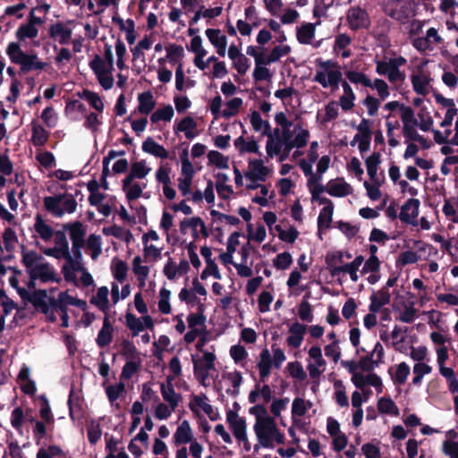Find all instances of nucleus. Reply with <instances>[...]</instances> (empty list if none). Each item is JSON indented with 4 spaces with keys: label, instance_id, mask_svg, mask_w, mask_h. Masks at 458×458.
Masks as SVG:
<instances>
[{
    "label": "nucleus",
    "instance_id": "58",
    "mask_svg": "<svg viewBox=\"0 0 458 458\" xmlns=\"http://www.w3.org/2000/svg\"><path fill=\"white\" fill-rule=\"evenodd\" d=\"M275 122L280 127L278 128L280 134H283L284 137L294 138V126L296 124H293L284 112L276 114Z\"/></svg>",
    "mask_w": 458,
    "mask_h": 458
},
{
    "label": "nucleus",
    "instance_id": "19",
    "mask_svg": "<svg viewBox=\"0 0 458 458\" xmlns=\"http://www.w3.org/2000/svg\"><path fill=\"white\" fill-rule=\"evenodd\" d=\"M64 229L65 232L68 233L69 237L72 241L73 254L76 257L81 258V249L84 246L85 242V225L81 222L76 221L64 225Z\"/></svg>",
    "mask_w": 458,
    "mask_h": 458
},
{
    "label": "nucleus",
    "instance_id": "15",
    "mask_svg": "<svg viewBox=\"0 0 458 458\" xmlns=\"http://www.w3.org/2000/svg\"><path fill=\"white\" fill-rule=\"evenodd\" d=\"M370 256L366 260L364 259V265L360 270L361 275H369L366 278V281L369 284H377L381 276H380V267L381 262L377 256V247L376 245H370L369 248Z\"/></svg>",
    "mask_w": 458,
    "mask_h": 458
},
{
    "label": "nucleus",
    "instance_id": "52",
    "mask_svg": "<svg viewBox=\"0 0 458 458\" xmlns=\"http://www.w3.org/2000/svg\"><path fill=\"white\" fill-rule=\"evenodd\" d=\"M216 182L215 187L217 194L224 199H229L233 194V190L231 185L228 184L229 176L224 173H217L215 175Z\"/></svg>",
    "mask_w": 458,
    "mask_h": 458
},
{
    "label": "nucleus",
    "instance_id": "41",
    "mask_svg": "<svg viewBox=\"0 0 458 458\" xmlns=\"http://www.w3.org/2000/svg\"><path fill=\"white\" fill-rule=\"evenodd\" d=\"M197 122L191 116H185L174 126L175 134L182 132L187 140H193L199 135Z\"/></svg>",
    "mask_w": 458,
    "mask_h": 458
},
{
    "label": "nucleus",
    "instance_id": "34",
    "mask_svg": "<svg viewBox=\"0 0 458 458\" xmlns=\"http://www.w3.org/2000/svg\"><path fill=\"white\" fill-rule=\"evenodd\" d=\"M188 50L194 54L193 64L198 69L204 71L208 67L207 60H204L208 52L203 47V41L200 36H194L191 38Z\"/></svg>",
    "mask_w": 458,
    "mask_h": 458
},
{
    "label": "nucleus",
    "instance_id": "17",
    "mask_svg": "<svg viewBox=\"0 0 458 458\" xmlns=\"http://www.w3.org/2000/svg\"><path fill=\"white\" fill-rule=\"evenodd\" d=\"M180 232L182 234L190 233L194 242L200 237L207 238L208 232L205 222L199 216L185 217L180 222Z\"/></svg>",
    "mask_w": 458,
    "mask_h": 458
},
{
    "label": "nucleus",
    "instance_id": "57",
    "mask_svg": "<svg viewBox=\"0 0 458 458\" xmlns=\"http://www.w3.org/2000/svg\"><path fill=\"white\" fill-rule=\"evenodd\" d=\"M174 116V107L167 104L163 105L152 112L150 115V122L152 123H157L160 122L170 123Z\"/></svg>",
    "mask_w": 458,
    "mask_h": 458
},
{
    "label": "nucleus",
    "instance_id": "28",
    "mask_svg": "<svg viewBox=\"0 0 458 458\" xmlns=\"http://www.w3.org/2000/svg\"><path fill=\"white\" fill-rule=\"evenodd\" d=\"M227 55L232 60L233 68L241 75L246 74L250 67V62L235 44L230 45Z\"/></svg>",
    "mask_w": 458,
    "mask_h": 458
},
{
    "label": "nucleus",
    "instance_id": "13",
    "mask_svg": "<svg viewBox=\"0 0 458 458\" xmlns=\"http://www.w3.org/2000/svg\"><path fill=\"white\" fill-rule=\"evenodd\" d=\"M143 256L145 260L157 262L160 259L163 251V245L160 243V237L156 231H149L142 236Z\"/></svg>",
    "mask_w": 458,
    "mask_h": 458
},
{
    "label": "nucleus",
    "instance_id": "50",
    "mask_svg": "<svg viewBox=\"0 0 458 458\" xmlns=\"http://www.w3.org/2000/svg\"><path fill=\"white\" fill-rule=\"evenodd\" d=\"M316 25L311 22H304L296 28V38L300 44L310 45L315 38Z\"/></svg>",
    "mask_w": 458,
    "mask_h": 458
},
{
    "label": "nucleus",
    "instance_id": "32",
    "mask_svg": "<svg viewBox=\"0 0 458 458\" xmlns=\"http://www.w3.org/2000/svg\"><path fill=\"white\" fill-rule=\"evenodd\" d=\"M327 193L334 198H344L353 193V187L343 177L331 179L327 182Z\"/></svg>",
    "mask_w": 458,
    "mask_h": 458
},
{
    "label": "nucleus",
    "instance_id": "39",
    "mask_svg": "<svg viewBox=\"0 0 458 458\" xmlns=\"http://www.w3.org/2000/svg\"><path fill=\"white\" fill-rule=\"evenodd\" d=\"M222 378L228 385L226 393L232 396H237L240 393V387L243 382L242 372L237 369L225 371L222 374Z\"/></svg>",
    "mask_w": 458,
    "mask_h": 458
},
{
    "label": "nucleus",
    "instance_id": "43",
    "mask_svg": "<svg viewBox=\"0 0 458 458\" xmlns=\"http://www.w3.org/2000/svg\"><path fill=\"white\" fill-rule=\"evenodd\" d=\"M172 381L173 378L167 377L165 382L160 383V393L165 403L178 407L182 402V395L175 392Z\"/></svg>",
    "mask_w": 458,
    "mask_h": 458
},
{
    "label": "nucleus",
    "instance_id": "6",
    "mask_svg": "<svg viewBox=\"0 0 458 458\" xmlns=\"http://www.w3.org/2000/svg\"><path fill=\"white\" fill-rule=\"evenodd\" d=\"M55 303V314L60 316L63 327H68L69 324V315H68V307L75 306L81 309L83 311H86L88 309V304L86 301L78 299L69 293L68 291L61 292L58 293L57 298L54 299Z\"/></svg>",
    "mask_w": 458,
    "mask_h": 458
},
{
    "label": "nucleus",
    "instance_id": "54",
    "mask_svg": "<svg viewBox=\"0 0 458 458\" xmlns=\"http://www.w3.org/2000/svg\"><path fill=\"white\" fill-rule=\"evenodd\" d=\"M141 148L145 153L161 159H165L169 157L168 151L162 145L155 141L151 137H148L143 141Z\"/></svg>",
    "mask_w": 458,
    "mask_h": 458
},
{
    "label": "nucleus",
    "instance_id": "8",
    "mask_svg": "<svg viewBox=\"0 0 458 458\" xmlns=\"http://www.w3.org/2000/svg\"><path fill=\"white\" fill-rule=\"evenodd\" d=\"M89 65L95 74L98 84L103 89L109 90L114 87V64L104 63L101 59V56L97 55L89 62Z\"/></svg>",
    "mask_w": 458,
    "mask_h": 458
},
{
    "label": "nucleus",
    "instance_id": "7",
    "mask_svg": "<svg viewBox=\"0 0 458 458\" xmlns=\"http://www.w3.org/2000/svg\"><path fill=\"white\" fill-rule=\"evenodd\" d=\"M428 60H425L416 65L410 76L413 91L422 97L428 96L432 89L433 77L429 71L426 69Z\"/></svg>",
    "mask_w": 458,
    "mask_h": 458
},
{
    "label": "nucleus",
    "instance_id": "14",
    "mask_svg": "<svg viewBox=\"0 0 458 458\" xmlns=\"http://www.w3.org/2000/svg\"><path fill=\"white\" fill-rule=\"evenodd\" d=\"M444 38L436 28H428L424 36L412 40V47L420 53L425 54L433 51L436 47L444 45Z\"/></svg>",
    "mask_w": 458,
    "mask_h": 458
},
{
    "label": "nucleus",
    "instance_id": "49",
    "mask_svg": "<svg viewBox=\"0 0 458 458\" xmlns=\"http://www.w3.org/2000/svg\"><path fill=\"white\" fill-rule=\"evenodd\" d=\"M187 323L189 329L199 331L202 334L206 333V316L204 315L203 305L199 304L198 312H191L187 316Z\"/></svg>",
    "mask_w": 458,
    "mask_h": 458
},
{
    "label": "nucleus",
    "instance_id": "35",
    "mask_svg": "<svg viewBox=\"0 0 458 458\" xmlns=\"http://www.w3.org/2000/svg\"><path fill=\"white\" fill-rule=\"evenodd\" d=\"M216 355L213 352L204 351L199 361L193 360L194 373L203 383L208 377V370L215 368Z\"/></svg>",
    "mask_w": 458,
    "mask_h": 458
},
{
    "label": "nucleus",
    "instance_id": "10",
    "mask_svg": "<svg viewBox=\"0 0 458 458\" xmlns=\"http://www.w3.org/2000/svg\"><path fill=\"white\" fill-rule=\"evenodd\" d=\"M181 172L177 179L178 189L182 196L186 197L191 193V186L192 185L195 175V168L189 159L188 151L185 149L180 156Z\"/></svg>",
    "mask_w": 458,
    "mask_h": 458
},
{
    "label": "nucleus",
    "instance_id": "62",
    "mask_svg": "<svg viewBox=\"0 0 458 458\" xmlns=\"http://www.w3.org/2000/svg\"><path fill=\"white\" fill-rule=\"evenodd\" d=\"M172 292L165 288H160L157 296L158 311L163 315H168L172 312L171 305Z\"/></svg>",
    "mask_w": 458,
    "mask_h": 458
},
{
    "label": "nucleus",
    "instance_id": "27",
    "mask_svg": "<svg viewBox=\"0 0 458 458\" xmlns=\"http://www.w3.org/2000/svg\"><path fill=\"white\" fill-rule=\"evenodd\" d=\"M420 206V202L419 199L413 198L409 199L401 208L399 214L400 220L412 226H417Z\"/></svg>",
    "mask_w": 458,
    "mask_h": 458
},
{
    "label": "nucleus",
    "instance_id": "16",
    "mask_svg": "<svg viewBox=\"0 0 458 458\" xmlns=\"http://www.w3.org/2000/svg\"><path fill=\"white\" fill-rule=\"evenodd\" d=\"M273 174V168L266 165L261 158H249L244 171L245 179L260 180L265 182Z\"/></svg>",
    "mask_w": 458,
    "mask_h": 458
},
{
    "label": "nucleus",
    "instance_id": "51",
    "mask_svg": "<svg viewBox=\"0 0 458 458\" xmlns=\"http://www.w3.org/2000/svg\"><path fill=\"white\" fill-rule=\"evenodd\" d=\"M138 99V111L141 114H148L154 112L153 110L156 107L157 102L154 98V95L151 91L147 90L141 92L137 97Z\"/></svg>",
    "mask_w": 458,
    "mask_h": 458
},
{
    "label": "nucleus",
    "instance_id": "9",
    "mask_svg": "<svg viewBox=\"0 0 458 458\" xmlns=\"http://www.w3.org/2000/svg\"><path fill=\"white\" fill-rule=\"evenodd\" d=\"M44 205L47 211L55 216L64 214H72L76 210L77 202L72 195H58L56 197H46Z\"/></svg>",
    "mask_w": 458,
    "mask_h": 458
},
{
    "label": "nucleus",
    "instance_id": "5",
    "mask_svg": "<svg viewBox=\"0 0 458 458\" xmlns=\"http://www.w3.org/2000/svg\"><path fill=\"white\" fill-rule=\"evenodd\" d=\"M386 13L401 23H407L417 14L413 0H390L385 7Z\"/></svg>",
    "mask_w": 458,
    "mask_h": 458
},
{
    "label": "nucleus",
    "instance_id": "64",
    "mask_svg": "<svg viewBox=\"0 0 458 458\" xmlns=\"http://www.w3.org/2000/svg\"><path fill=\"white\" fill-rule=\"evenodd\" d=\"M312 407L310 401L305 400L301 397L293 399L292 403V419L295 421L297 419L301 418Z\"/></svg>",
    "mask_w": 458,
    "mask_h": 458
},
{
    "label": "nucleus",
    "instance_id": "47",
    "mask_svg": "<svg viewBox=\"0 0 458 458\" xmlns=\"http://www.w3.org/2000/svg\"><path fill=\"white\" fill-rule=\"evenodd\" d=\"M274 366L271 357V352L267 348L263 349L259 356L257 368L260 379L265 381L271 374L272 367Z\"/></svg>",
    "mask_w": 458,
    "mask_h": 458
},
{
    "label": "nucleus",
    "instance_id": "33",
    "mask_svg": "<svg viewBox=\"0 0 458 458\" xmlns=\"http://www.w3.org/2000/svg\"><path fill=\"white\" fill-rule=\"evenodd\" d=\"M189 408L196 416H200V412L202 411L211 420H215L213 417L214 409L205 394L191 395L189 402Z\"/></svg>",
    "mask_w": 458,
    "mask_h": 458
},
{
    "label": "nucleus",
    "instance_id": "2",
    "mask_svg": "<svg viewBox=\"0 0 458 458\" xmlns=\"http://www.w3.org/2000/svg\"><path fill=\"white\" fill-rule=\"evenodd\" d=\"M316 72L312 81L318 83L323 89L331 88L333 90L338 89L343 81V73L337 62L331 59L316 60Z\"/></svg>",
    "mask_w": 458,
    "mask_h": 458
},
{
    "label": "nucleus",
    "instance_id": "42",
    "mask_svg": "<svg viewBox=\"0 0 458 458\" xmlns=\"http://www.w3.org/2000/svg\"><path fill=\"white\" fill-rule=\"evenodd\" d=\"M233 145L240 155L258 154L259 152V145L253 137L242 135L234 140Z\"/></svg>",
    "mask_w": 458,
    "mask_h": 458
},
{
    "label": "nucleus",
    "instance_id": "25",
    "mask_svg": "<svg viewBox=\"0 0 458 458\" xmlns=\"http://www.w3.org/2000/svg\"><path fill=\"white\" fill-rule=\"evenodd\" d=\"M49 8V4H41L30 10V39L38 35L39 30L43 34V23Z\"/></svg>",
    "mask_w": 458,
    "mask_h": 458
},
{
    "label": "nucleus",
    "instance_id": "63",
    "mask_svg": "<svg viewBox=\"0 0 458 458\" xmlns=\"http://www.w3.org/2000/svg\"><path fill=\"white\" fill-rule=\"evenodd\" d=\"M144 187L145 185L141 186L140 183L133 182L131 178L125 177L123 182V190L129 200L139 199L142 194Z\"/></svg>",
    "mask_w": 458,
    "mask_h": 458
},
{
    "label": "nucleus",
    "instance_id": "38",
    "mask_svg": "<svg viewBox=\"0 0 458 458\" xmlns=\"http://www.w3.org/2000/svg\"><path fill=\"white\" fill-rule=\"evenodd\" d=\"M6 54L13 63L21 64L22 72H29V54L21 50L19 43L11 42L7 47Z\"/></svg>",
    "mask_w": 458,
    "mask_h": 458
},
{
    "label": "nucleus",
    "instance_id": "26",
    "mask_svg": "<svg viewBox=\"0 0 458 458\" xmlns=\"http://www.w3.org/2000/svg\"><path fill=\"white\" fill-rule=\"evenodd\" d=\"M225 421L234 438L248 432L246 419L239 414L238 410H227L225 412Z\"/></svg>",
    "mask_w": 458,
    "mask_h": 458
},
{
    "label": "nucleus",
    "instance_id": "48",
    "mask_svg": "<svg viewBox=\"0 0 458 458\" xmlns=\"http://www.w3.org/2000/svg\"><path fill=\"white\" fill-rule=\"evenodd\" d=\"M341 86L343 94L340 96L337 103L340 105L343 111L348 112L355 106L356 95L348 81H343Z\"/></svg>",
    "mask_w": 458,
    "mask_h": 458
},
{
    "label": "nucleus",
    "instance_id": "4",
    "mask_svg": "<svg viewBox=\"0 0 458 458\" xmlns=\"http://www.w3.org/2000/svg\"><path fill=\"white\" fill-rule=\"evenodd\" d=\"M343 252L339 251L336 256L327 257V264L330 267V274L333 276H339L341 275H348L350 280L357 283L360 279L359 271L361 265H364V257L362 255L356 256L352 261L344 265L336 266V261L341 262Z\"/></svg>",
    "mask_w": 458,
    "mask_h": 458
},
{
    "label": "nucleus",
    "instance_id": "20",
    "mask_svg": "<svg viewBox=\"0 0 458 458\" xmlns=\"http://www.w3.org/2000/svg\"><path fill=\"white\" fill-rule=\"evenodd\" d=\"M266 143L267 158H274L276 155L282 152L289 142H293V138L284 137L279 133V129L276 128L267 135Z\"/></svg>",
    "mask_w": 458,
    "mask_h": 458
},
{
    "label": "nucleus",
    "instance_id": "45",
    "mask_svg": "<svg viewBox=\"0 0 458 458\" xmlns=\"http://www.w3.org/2000/svg\"><path fill=\"white\" fill-rule=\"evenodd\" d=\"M89 301L100 311L106 313L110 310L109 289L106 286L98 287Z\"/></svg>",
    "mask_w": 458,
    "mask_h": 458
},
{
    "label": "nucleus",
    "instance_id": "40",
    "mask_svg": "<svg viewBox=\"0 0 458 458\" xmlns=\"http://www.w3.org/2000/svg\"><path fill=\"white\" fill-rule=\"evenodd\" d=\"M194 437V433L190 422L183 420L177 427L173 436V442L175 445H184L191 442Z\"/></svg>",
    "mask_w": 458,
    "mask_h": 458
},
{
    "label": "nucleus",
    "instance_id": "44",
    "mask_svg": "<svg viewBox=\"0 0 458 458\" xmlns=\"http://www.w3.org/2000/svg\"><path fill=\"white\" fill-rule=\"evenodd\" d=\"M306 326L294 322L289 328V335L286 338V344L291 348H299L304 338L306 333Z\"/></svg>",
    "mask_w": 458,
    "mask_h": 458
},
{
    "label": "nucleus",
    "instance_id": "59",
    "mask_svg": "<svg viewBox=\"0 0 458 458\" xmlns=\"http://www.w3.org/2000/svg\"><path fill=\"white\" fill-rule=\"evenodd\" d=\"M275 122L280 127L278 128L280 134H283L284 137L294 138V126L296 124H293L284 112L276 114Z\"/></svg>",
    "mask_w": 458,
    "mask_h": 458
},
{
    "label": "nucleus",
    "instance_id": "3",
    "mask_svg": "<svg viewBox=\"0 0 458 458\" xmlns=\"http://www.w3.org/2000/svg\"><path fill=\"white\" fill-rule=\"evenodd\" d=\"M407 64V59L402 55L387 60H376V72L386 76L389 83L394 87L403 85L406 81V73L400 68Z\"/></svg>",
    "mask_w": 458,
    "mask_h": 458
},
{
    "label": "nucleus",
    "instance_id": "1",
    "mask_svg": "<svg viewBox=\"0 0 458 458\" xmlns=\"http://www.w3.org/2000/svg\"><path fill=\"white\" fill-rule=\"evenodd\" d=\"M259 412L255 415L253 430L258 443L254 445V451L258 452L260 447L272 449L276 445L284 443V434L279 429L275 418L269 416L262 407H256Z\"/></svg>",
    "mask_w": 458,
    "mask_h": 458
},
{
    "label": "nucleus",
    "instance_id": "55",
    "mask_svg": "<svg viewBox=\"0 0 458 458\" xmlns=\"http://www.w3.org/2000/svg\"><path fill=\"white\" fill-rule=\"evenodd\" d=\"M250 123L254 131L262 136L271 132V125L268 121L264 120L258 111H252L250 114Z\"/></svg>",
    "mask_w": 458,
    "mask_h": 458
},
{
    "label": "nucleus",
    "instance_id": "21",
    "mask_svg": "<svg viewBox=\"0 0 458 458\" xmlns=\"http://www.w3.org/2000/svg\"><path fill=\"white\" fill-rule=\"evenodd\" d=\"M43 253L56 259L71 260V253L66 235L64 232L55 233V247L41 249Z\"/></svg>",
    "mask_w": 458,
    "mask_h": 458
},
{
    "label": "nucleus",
    "instance_id": "24",
    "mask_svg": "<svg viewBox=\"0 0 458 458\" xmlns=\"http://www.w3.org/2000/svg\"><path fill=\"white\" fill-rule=\"evenodd\" d=\"M35 255L30 252V282L39 279L42 282L56 281L53 267L47 263H34Z\"/></svg>",
    "mask_w": 458,
    "mask_h": 458
},
{
    "label": "nucleus",
    "instance_id": "56",
    "mask_svg": "<svg viewBox=\"0 0 458 458\" xmlns=\"http://www.w3.org/2000/svg\"><path fill=\"white\" fill-rule=\"evenodd\" d=\"M102 233L106 236H113L126 243H130L133 240V235L128 229L117 225L103 227Z\"/></svg>",
    "mask_w": 458,
    "mask_h": 458
},
{
    "label": "nucleus",
    "instance_id": "36",
    "mask_svg": "<svg viewBox=\"0 0 458 458\" xmlns=\"http://www.w3.org/2000/svg\"><path fill=\"white\" fill-rule=\"evenodd\" d=\"M352 384L360 389H364L366 386L375 387L377 394L382 393L383 384L381 378L375 373H360L354 374L351 378Z\"/></svg>",
    "mask_w": 458,
    "mask_h": 458
},
{
    "label": "nucleus",
    "instance_id": "37",
    "mask_svg": "<svg viewBox=\"0 0 458 458\" xmlns=\"http://www.w3.org/2000/svg\"><path fill=\"white\" fill-rule=\"evenodd\" d=\"M205 35L216 49L217 55L224 57L226 54L227 37L219 29H207Z\"/></svg>",
    "mask_w": 458,
    "mask_h": 458
},
{
    "label": "nucleus",
    "instance_id": "18",
    "mask_svg": "<svg viewBox=\"0 0 458 458\" xmlns=\"http://www.w3.org/2000/svg\"><path fill=\"white\" fill-rule=\"evenodd\" d=\"M310 139V131L301 126V123H296L294 126V138L293 142H289L284 149L281 153L276 155L279 162L285 161L291 153V151L296 148H301L305 147Z\"/></svg>",
    "mask_w": 458,
    "mask_h": 458
},
{
    "label": "nucleus",
    "instance_id": "46",
    "mask_svg": "<svg viewBox=\"0 0 458 458\" xmlns=\"http://www.w3.org/2000/svg\"><path fill=\"white\" fill-rule=\"evenodd\" d=\"M391 293L386 288H381L369 297V311H380L383 306L390 303Z\"/></svg>",
    "mask_w": 458,
    "mask_h": 458
},
{
    "label": "nucleus",
    "instance_id": "60",
    "mask_svg": "<svg viewBox=\"0 0 458 458\" xmlns=\"http://www.w3.org/2000/svg\"><path fill=\"white\" fill-rule=\"evenodd\" d=\"M365 164L370 182L385 181L384 175H379L377 174V167L380 164L379 153H373L365 160Z\"/></svg>",
    "mask_w": 458,
    "mask_h": 458
},
{
    "label": "nucleus",
    "instance_id": "22",
    "mask_svg": "<svg viewBox=\"0 0 458 458\" xmlns=\"http://www.w3.org/2000/svg\"><path fill=\"white\" fill-rule=\"evenodd\" d=\"M125 325L133 336H137L144 329L153 330L155 327L153 318L148 314L138 318L132 313H127L125 315Z\"/></svg>",
    "mask_w": 458,
    "mask_h": 458
},
{
    "label": "nucleus",
    "instance_id": "31",
    "mask_svg": "<svg viewBox=\"0 0 458 458\" xmlns=\"http://www.w3.org/2000/svg\"><path fill=\"white\" fill-rule=\"evenodd\" d=\"M190 270V264L186 259H181L177 264L173 258L169 257L164 265L163 274L170 280L174 281L178 277L186 275Z\"/></svg>",
    "mask_w": 458,
    "mask_h": 458
},
{
    "label": "nucleus",
    "instance_id": "30",
    "mask_svg": "<svg viewBox=\"0 0 458 458\" xmlns=\"http://www.w3.org/2000/svg\"><path fill=\"white\" fill-rule=\"evenodd\" d=\"M144 256L137 255L131 259V271L136 277L140 289L147 285V281L150 275V266L145 264Z\"/></svg>",
    "mask_w": 458,
    "mask_h": 458
},
{
    "label": "nucleus",
    "instance_id": "53",
    "mask_svg": "<svg viewBox=\"0 0 458 458\" xmlns=\"http://www.w3.org/2000/svg\"><path fill=\"white\" fill-rule=\"evenodd\" d=\"M113 331L114 328L110 322V318L107 315H106L103 319V326L96 339L97 344L101 348L110 344L113 340Z\"/></svg>",
    "mask_w": 458,
    "mask_h": 458
},
{
    "label": "nucleus",
    "instance_id": "29",
    "mask_svg": "<svg viewBox=\"0 0 458 458\" xmlns=\"http://www.w3.org/2000/svg\"><path fill=\"white\" fill-rule=\"evenodd\" d=\"M371 123L368 119H361L357 125V133L355 134V141H359V150L361 154L370 149L371 144Z\"/></svg>",
    "mask_w": 458,
    "mask_h": 458
},
{
    "label": "nucleus",
    "instance_id": "61",
    "mask_svg": "<svg viewBox=\"0 0 458 458\" xmlns=\"http://www.w3.org/2000/svg\"><path fill=\"white\" fill-rule=\"evenodd\" d=\"M87 251L89 252L90 258L93 260L98 259V258L102 253V238L100 235L90 234L84 242Z\"/></svg>",
    "mask_w": 458,
    "mask_h": 458
},
{
    "label": "nucleus",
    "instance_id": "23",
    "mask_svg": "<svg viewBox=\"0 0 458 458\" xmlns=\"http://www.w3.org/2000/svg\"><path fill=\"white\" fill-rule=\"evenodd\" d=\"M346 21L352 30L366 29L370 23L368 13L360 6H352L347 11Z\"/></svg>",
    "mask_w": 458,
    "mask_h": 458
},
{
    "label": "nucleus",
    "instance_id": "12",
    "mask_svg": "<svg viewBox=\"0 0 458 458\" xmlns=\"http://www.w3.org/2000/svg\"><path fill=\"white\" fill-rule=\"evenodd\" d=\"M307 370L310 378L318 380L327 369V361L323 357L322 350L318 345L311 346L308 351Z\"/></svg>",
    "mask_w": 458,
    "mask_h": 458
},
{
    "label": "nucleus",
    "instance_id": "11",
    "mask_svg": "<svg viewBox=\"0 0 458 458\" xmlns=\"http://www.w3.org/2000/svg\"><path fill=\"white\" fill-rule=\"evenodd\" d=\"M30 303L38 311L46 316L47 321L55 322L57 320L55 314L54 298L50 297L46 291H34L30 293Z\"/></svg>",
    "mask_w": 458,
    "mask_h": 458
}]
</instances>
